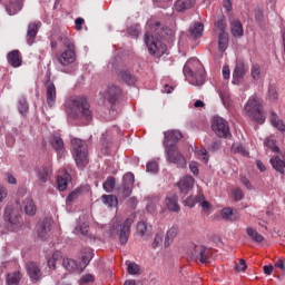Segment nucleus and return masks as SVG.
Masks as SVG:
<instances>
[{"label": "nucleus", "instance_id": "f257e3e1", "mask_svg": "<svg viewBox=\"0 0 285 285\" xmlns=\"http://www.w3.org/2000/svg\"><path fill=\"white\" fill-rule=\"evenodd\" d=\"M147 28H149L150 31L145 33V46L147 47L149 55L161 57V55L166 52V46L159 41V38H155L153 33L156 35V37H160V39H166L168 35H173V30L157 20H149L147 22Z\"/></svg>", "mask_w": 285, "mask_h": 285}, {"label": "nucleus", "instance_id": "f03ea898", "mask_svg": "<svg viewBox=\"0 0 285 285\" xmlns=\"http://www.w3.org/2000/svg\"><path fill=\"white\" fill-rule=\"evenodd\" d=\"M66 114L69 119H86L92 121V110L88 99L81 96H73L65 102Z\"/></svg>", "mask_w": 285, "mask_h": 285}, {"label": "nucleus", "instance_id": "7ed1b4c3", "mask_svg": "<svg viewBox=\"0 0 285 285\" xmlns=\"http://www.w3.org/2000/svg\"><path fill=\"white\" fill-rule=\"evenodd\" d=\"M183 75L191 86H204L206 82L204 65L197 58H191L185 63Z\"/></svg>", "mask_w": 285, "mask_h": 285}, {"label": "nucleus", "instance_id": "20e7f679", "mask_svg": "<svg viewBox=\"0 0 285 285\" xmlns=\"http://www.w3.org/2000/svg\"><path fill=\"white\" fill-rule=\"evenodd\" d=\"M63 50L58 55L57 61L60 66V72H66L70 75L73 72L72 66L77 61V52L75 51V42L68 38H62Z\"/></svg>", "mask_w": 285, "mask_h": 285}, {"label": "nucleus", "instance_id": "39448f33", "mask_svg": "<svg viewBox=\"0 0 285 285\" xmlns=\"http://www.w3.org/2000/svg\"><path fill=\"white\" fill-rule=\"evenodd\" d=\"M134 223L135 220H132V218H127L124 223H120L118 218H114L108 229L109 237L112 239L119 237V242L122 246L128 244L130 226H132Z\"/></svg>", "mask_w": 285, "mask_h": 285}, {"label": "nucleus", "instance_id": "423d86ee", "mask_svg": "<svg viewBox=\"0 0 285 285\" xmlns=\"http://www.w3.org/2000/svg\"><path fill=\"white\" fill-rule=\"evenodd\" d=\"M71 153L78 168L88 166V145L79 138L71 139Z\"/></svg>", "mask_w": 285, "mask_h": 285}, {"label": "nucleus", "instance_id": "0eeeda50", "mask_svg": "<svg viewBox=\"0 0 285 285\" xmlns=\"http://www.w3.org/2000/svg\"><path fill=\"white\" fill-rule=\"evenodd\" d=\"M245 112L250 119L257 121V124H264L266 121V116L264 115V107L262 101L257 96H252L245 104Z\"/></svg>", "mask_w": 285, "mask_h": 285}, {"label": "nucleus", "instance_id": "6e6552de", "mask_svg": "<svg viewBox=\"0 0 285 285\" xmlns=\"http://www.w3.org/2000/svg\"><path fill=\"white\" fill-rule=\"evenodd\" d=\"M4 222H7V228H9L12 233H18V230L23 228L21 215H19L17 209H12L11 206H7L4 209Z\"/></svg>", "mask_w": 285, "mask_h": 285}, {"label": "nucleus", "instance_id": "1a4fd4ad", "mask_svg": "<svg viewBox=\"0 0 285 285\" xmlns=\"http://www.w3.org/2000/svg\"><path fill=\"white\" fill-rule=\"evenodd\" d=\"M165 156L169 164H175L177 168H185L186 167V158L179 151L177 146L165 147Z\"/></svg>", "mask_w": 285, "mask_h": 285}, {"label": "nucleus", "instance_id": "9d476101", "mask_svg": "<svg viewBox=\"0 0 285 285\" xmlns=\"http://www.w3.org/2000/svg\"><path fill=\"white\" fill-rule=\"evenodd\" d=\"M212 128L217 137L224 138L230 136V128L228 127V121L219 116L214 117Z\"/></svg>", "mask_w": 285, "mask_h": 285}, {"label": "nucleus", "instance_id": "9b49d317", "mask_svg": "<svg viewBox=\"0 0 285 285\" xmlns=\"http://www.w3.org/2000/svg\"><path fill=\"white\" fill-rule=\"evenodd\" d=\"M135 188V175L132 173H127L122 176V184L118 187V193L122 197H130L132 195V189Z\"/></svg>", "mask_w": 285, "mask_h": 285}, {"label": "nucleus", "instance_id": "f8f14e48", "mask_svg": "<svg viewBox=\"0 0 285 285\" xmlns=\"http://www.w3.org/2000/svg\"><path fill=\"white\" fill-rule=\"evenodd\" d=\"M164 135H165V139L163 142L164 148H170L171 146H177V142L179 141V139L184 137L181 131L175 130V129L165 131Z\"/></svg>", "mask_w": 285, "mask_h": 285}, {"label": "nucleus", "instance_id": "ddd939ff", "mask_svg": "<svg viewBox=\"0 0 285 285\" xmlns=\"http://www.w3.org/2000/svg\"><path fill=\"white\" fill-rule=\"evenodd\" d=\"M246 72H248V66H246V63H244V61L242 60L237 61L233 72V80H232L234 86H239Z\"/></svg>", "mask_w": 285, "mask_h": 285}, {"label": "nucleus", "instance_id": "4468645a", "mask_svg": "<svg viewBox=\"0 0 285 285\" xmlns=\"http://www.w3.org/2000/svg\"><path fill=\"white\" fill-rule=\"evenodd\" d=\"M46 88V99L49 108H55V105L57 104V87L55 86V82L48 80L45 83Z\"/></svg>", "mask_w": 285, "mask_h": 285}, {"label": "nucleus", "instance_id": "2eb2a0df", "mask_svg": "<svg viewBox=\"0 0 285 285\" xmlns=\"http://www.w3.org/2000/svg\"><path fill=\"white\" fill-rule=\"evenodd\" d=\"M269 161L276 173L285 175V154L278 153L277 155L273 156Z\"/></svg>", "mask_w": 285, "mask_h": 285}, {"label": "nucleus", "instance_id": "dca6fc26", "mask_svg": "<svg viewBox=\"0 0 285 285\" xmlns=\"http://www.w3.org/2000/svg\"><path fill=\"white\" fill-rule=\"evenodd\" d=\"M102 97L107 99L110 104H115L117 99H119V95H121V88L111 85L107 88L106 91L101 92Z\"/></svg>", "mask_w": 285, "mask_h": 285}, {"label": "nucleus", "instance_id": "f3484780", "mask_svg": "<svg viewBox=\"0 0 285 285\" xmlns=\"http://www.w3.org/2000/svg\"><path fill=\"white\" fill-rule=\"evenodd\" d=\"M41 28V22H31L27 29V43L28 46H32L35 43V39H37V35L39 33V29Z\"/></svg>", "mask_w": 285, "mask_h": 285}, {"label": "nucleus", "instance_id": "a211bd4d", "mask_svg": "<svg viewBox=\"0 0 285 285\" xmlns=\"http://www.w3.org/2000/svg\"><path fill=\"white\" fill-rule=\"evenodd\" d=\"M50 175H52V168L50 165H42L36 168V177L40 184H46L48 179H50Z\"/></svg>", "mask_w": 285, "mask_h": 285}, {"label": "nucleus", "instance_id": "6ab92c4d", "mask_svg": "<svg viewBox=\"0 0 285 285\" xmlns=\"http://www.w3.org/2000/svg\"><path fill=\"white\" fill-rule=\"evenodd\" d=\"M27 273L32 282H39L41 277H43V274L41 273V269L39 268V265L35 262H30L26 266Z\"/></svg>", "mask_w": 285, "mask_h": 285}, {"label": "nucleus", "instance_id": "aec40b11", "mask_svg": "<svg viewBox=\"0 0 285 285\" xmlns=\"http://www.w3.org/2000/svg\"><path fill=\"white\" fill-rule=\"evenodd\" d=\"M195 186V178L191 176L183 177L178 183V188L183 195H188Z\"/></svg>", "mask_w": 285, "mask_h": 285}, {"label": "nucleus", "instance_id": "412c9836", "mask_svg": "<svg viewBox=\"0 0 285 285\" xmlns=\"http://www.w3.org/2000/svg\"><path fill=\"white\" fill-rule=\"evenodd\" d=\"M4 8L9 17H13V14H18L23 9V0H9Z\"/></svg>", "mask_w": 285, "mask_h": 285}, {"label": "nucleus", "instance_id": "4be33fe9", "mask_svg": "<svg viewBox=\"0 0 285 285\" xmlns=\"http://www.w3.org/2000/svg\"><path fill=\"white\" fill-rule=\"evenodd\" d=\"M94 257H95V252L92 250V248H89V247L82 248L79 254V259L81 261L80 266H82V268H86V266H88V264L92 262Z\"/></svg>", "mask_w": 285, "mask_h": 285}, {"label": "nucleus", "instance_id": "5701e85b", "mask_svg": "<svg viewBox=\"0 0 285 285\" xmlns=\"http://www.w3.org/2000/svg\"><path fill=\"white\" fill-rule=\"evenodd\" d=\"M81 188H76L73 191H71L67 198H66V210L68 213H72V206H75V202L81 197Z\"/></svg>", "mask_w": 285, "mask_h": 285}, {"label": "nucleus", "instance_id": "b1692460", "mask_svg": "<svg viewBox=\"0 0 285 285\" xmlns=\"http://www.w3.org/2000/svg\"><path fill=\"white\" fill-rule=\"evenodd\" d=\"M165 203L168 210H171V213H179L180 208H179L178 197L176 194H169L166 197Z\"/></svg>", "mask_w": 285, "mask_h": 285}, {"label": "nucleus", "instance_id": "393cba45", "mask_svg": "<svg viewBox=\"0 0 285 285\" xmlns=\"http://www.w3.org/2000/svg\"><path fill=\"white\" fill-rule=\"evenodd\" d=\"M7 61L12 68H19L22 63L21 53L19 50L10 51L7 56Z\"/></svg>", "mask_w": 285, "mask_h": 285}, {"label": "nucleus", "instance_id": "a878e982", "mask_svg": "<svg viewBox=\"0 0 285 285\" xmlns=\"http://www.w3.org/2000/svg\"><path fill=\"white\" fill-rule=\"evenodd\" d=\"M22 208L29 217H35V215H37V205L32 198H26L22 203Z\"/></svg>", "mask_w": 285, "mask_h": 285}, {"label": "nucleus", "instance_id": "bb28decb", "mask_svg": "<svg viewBox=\"0 0 285 285\" xmlns=\"http://www.w3.org/2000/svg\"><path fill=\"white\" fill-rule=\"evenodd\" d=\"M204 35V23L202 22H194L189 27V37L191 39H199Z\"/></svg>", "mask_w": 285, "mask_h": 285}, {"label": "nucleus", "instance_id": "cd10ccee", "mask_svg": "<svg viewBox=\"0 0 285 285\" xmlns=\"http://www.w3.org/2000/svg\"><path fill=\"white\" fill-rule=\"evenodd\" d=\"M220 216L226 219V222H237V219H239V213L230 207L223 208Z\"/></svg>", "mask_w": 285, "mask_h": 285}, {"label": "nucleus", "instance_id": "c85d7f7f", "mask_svg": "<svg viewBox=\"0 0 285 285\" xmlns=\"http://www.w3.org/2000/svg\"><path fill=\"white\" fill-rule=\"evenodd\" d=\"M210 256V250L206 247H196L195 257L200 262V264H208V257Z\"/></svg>", "mask_w": 285, "mask_h": 285}, {"label": "nucleus", "instance_id": "c756f323", "mask_svg": "<svg viewBox=\"0 0 285 285\" xmlns=\"http://www.w3.org/2000/svg\"><path fill=\"white\" fill-rule=\"evenodd\" d=\"M195 3L196 0H177L174 8L177 12H184V10H190Z\"/></svg>", "mask_w": 285, "mask_h": 285}, {"label": "nucleus", "instance_id": "7c9ffc66", "mask_svg": "<svg viewBox=\"0 0 285 285\" xmlns=\"http://www.w3.org/2000/svg\"><path fill=\"white\" fill-rule=\"evenodd\" d=\"M52 224L49 219H45L42 223L38 225V237L40 239H46V235H48L49 230L51 229Z\"/></svg>", "mask_w": 285, "mask_h": 285}, {"label": "nucleus", "instance_id": "2f4dec72", "mask_svg": "<svg viewBox=\"0 0 285 285\" xmlns=\"http://www.w3.org/2000/svg\"><path fill=\"white\" fill-rule=\"evenodd\" d=\"M230 30L233 37H244V24L239 20H233L230 22Z\"/></svg>", "mask_w": 285, "mask_h": 285}, {"label": "nucleus", "instance_id": "473e14b6", "mask_svg": "<svg viewBox=\"0 0 285 285\" xmlns=\"http://www.w3.org/2000/svg\"><path fill=\"white\" fill-rule=\"evenodd\" d=\"M119 77L127 86H135L137 83V78L128 70H121Z\"/></svg>", "mask_w": 285, "mask_h": 285}, {"label": "nucleus", "instance_id": "72a5a7b5", "mask_svg": "<svg viewBox=\"0 0 285 285\" xmlns=\"http://www.w3.org/2000/svg\"><path fill=\"white\" fill-rule=\"evenodd\" d=\"M204 199H205L204 194H198L197 196H188L185 199L184 204L188 208H195V205L204 202Z\"/></svg>", "mask_w": 285, "mask_h": 285}, {"label": "nucleus", "instance_id": "f704fd0d", "mask_svg": "<svg viewBox=\"0 0 285 285\" xmlns=\"http://www.w3.org/2000/svg\"><path fill=\"white\" fill-rule=\"evenodd\" d=\"M101 202L105 206H107V208H115L119 204L117 196L114 195H102Z\"/></svg>", "mask_w": 285, "mask_h": 285}, {"label": "nucleus", "instance_id": "c9c22d12", "mask_svg": "<svg viewBox=\"0 0 285 285\" xmlns=\"http://www.w3.org/2000/svg\"><path fill=\"white\" fill-rule=\"evenodd\" d=\"M271 124L272 126H274V128H277V130H279L281 132H284L285 130V125L284 121L282 119H279V116H277V114H275V111L271 112Z\"/></svg>", "mask_w": 285, "mask_h": 285}, {"label": "nucleus", "instance_id": "e433bc0d", "mask_svg": "<svg viewBox=\"0 0 285 285\" xmlns=\"http://www.w3.org/2000/svg\"><path fill=\"white\" fill-rule=\"evenodd\" d=\"M30 110V106L28 105V99L26 97H20L18 99V111L22 117H26Z\"/></svg>", "mask_w": 285, "mask_h": 285}, {"label": "nucleus", "instance_id": "4c0bfd02", "mask_svg": "<svg viewBox=\"0 0 285 285\" xmlns=\"http://www.w3.org/2000/svg\"><path fill=\"white\" fill-rule=\"evenodd\" d=\"M62 266L69 273H75L76 271H79V265L77 264V261H75L72 258H63Z\"/></svg>", "mask_w": 285, "mask_h": 285}, {"label": "nucleus", "instance_id": "58836bf2", "mask_svg": "<svg viewBox=\"0 0 285 285\" xmlns=\"http://www.w3.org/2000/svg\"><path fill=\"white\" fill-rule=\"evenodd\" d=\"M177 233H179V229H177L176 226H173L170 229L167 230L166 238H165L166 248H168V246L173 244V239L177 237Z\"/></svg>", "mask_w": 285, "mask_h": 285}, {"label": "nucleus", "instance_id": "ea45409f", "mask_svg": "<svg viewBox=\"0 0 285 285\" xmlns=\"http://www.w3.org/2000/svg\"><path fill=\"white\" fill-rule=\"evenodd\" d=\"M246 233H247L248 237H250V239H253V242H256V244H262V242H264V236H262V234H258L257 229H255L253 227H247Z\"/></svg>", "mask_w": 285, "mask_h": 285}, {"label": "nucleus", "instance_id": "a19ab883", "mask_svg": "<svg viewBox=\"0 0 285 285\" xmlns=\"http://www.w3.org/2000/svg\"><path fill=\"white\" fill-rule=\"evenodd\" d=\"M51 146L58 151V157H61V150H63V139L59 136H53L51 139Z\"/></svg>", "mask_w": 285, "mask_h": 285}, {"label": "nucleus", "instance_id": "79ce46f5", "mask_svg": "<svg viewBox=\"0 0 285 285\" xmlns=\"http://www.w3.org/2000/svg\"><path fill=\"white\" fill-rule=\"evenodd\" d=\"M218 48L222 52L228 49V33H218Z\"/></svg>", "mask_w": 285, "mask_h": 285}, {"label": "nucleus", "instance_id": "37998d69", "mask_svg": "<svg viewBox=\"0 0 285 285\" xmlns=\"http://www.w3.org/2000/svg\"><path fill=\"white\" fill-rule=\"evenodd\" d=\"M61 252L56 250L52 256L48 259V267L51 271H55L57 268V262H61Z\"/></svg>", "mask_w": 285, "mask_h": 285}, {"label": "nucleus", "instance_id": "c03bdc74", "mask_svg": "<svg viewBox=\"0 0 285 285\" xmlns=\"http://www.w3.org/2000/svg\"><path fill=\"white\" fill-rule=\"evenodd\" d=\"M137 233H139L140 237L148 239V236L150 235V229L148 228V225H146V222H139L137 224Z\"/></svg>", "mask_w": 285, "mask_h": 285}, {"label": "nucleus", "instance_id": "a18cd8bd", "mask_svg": "<svg viewBox=\"0 0 285 285\" xmlns=\"http://www.w3.org/2000/svg\"><path fill=\"white\" fill-rule=\"evenodd\" d=\"M21 282V272H13L7 275V285H19Z\"/></svg>", "mask_w": 285, "mask_h": 285}, {"label": "nucleus", "instance_id": "49530a36", "mask_svg": "<svg viewBox=\"0 0 285 285\" xmlns=\"http://www.w3.org/2000/svg\"><path fill=\"white\" fill-rule=\"evenodd\" d=\"M232 153H234V155H243V157L248 156V151L246 150V148H244V145L239 142H234L232 145Z\"/></svg>", "mask_w": 285, "mask_h": 285}, {"label": "nucleus", "instance_id": "de8ad7c7", "mask_svg": "<svg viewBox=\"0 0 285 285\" xmlns=\"http://www.w3.org/2000/svg\"><path fill=\"white\" fill-rule=\"evenodd\" d=\"M88 230H89L88 224L78 223V225L73 229V233H75V235H82V237H86V235H88Z\"/></svg>", "mask_w": 285, "mask_h": 285}, {"label": "nucleus", "instance_id": "09e8293b", "mask_svg": "<svg viewBox=\"0 0 285 285\" xmlns=\"http://www.w3.org/2000/svg\"><path fill=\"white\" fill-rule=\"evenodd\" d=\"M250 77L254 81H259L262 79V68L259 65H253L250 69Z\"/></svg>", "mask_w": 285, "mask_h": 285}, {"label": "nucleus", "instance_id": "8fccbe9b", "mask_svg": "<svg viewBox=\"0 0 285 285\" xmlns=\"http://www.w3.org/2000/svg\"><path fill=\"white\" fill-rule=\"evenodd\" d=\"M159 202V198L157 197H148L147 198V205L146 208L148 210V213H155V210L157 209V203Z\"/></svg>", "mask_w": 285, "mask_h": 285}, {"label": "nucleus", "instance_id": "3c124183", "mask_svg": "<svg viewBox=\"0 0 285 285\" xmlns=\"http://www.w3.org/2000/svg\"><path fill=\"white\" fill-rule=\"evenodd\" d=\"M218 35H226V17H220L216 22Z\"/></svg>", "mask_w": 285, "mask_h": 285}, {"label": "nucleus", "instance_id": "603ef678", "mask_svg": "<svg viewBox=\"0 0 285 285\" xmlns=\"http://www.w3.org/2000/svg\"><path fill=\"white\" fill-rule=\"evenodd\" d=\"M95 282V275L92 274H85L78 281L79 285H90Z\"/></svg>", "mask_w": 285, "mask_h": 285}, {"label": "nucleus", "instance_id": "864d4df0", "mask_svg": "<svg viewBox=\"0 0 285 285\" xmlns=\"http://www.w3.org/2000/svg\"><path fill=\"white\" fill-rule=\"evenodd\" d=\"M141 32V27L138 24H134L128 28V35L131 37V39H137Z\"/></svg>", "mask_w": 285, "mask_h": 285}, {"label": "nucleus", "instance_id": "5fc2aeb1", "mask_svg": "<svg viewBox=\"0 0 285 285\" xmlns=\"http://www.w3.org/2000/svg\"><path fill=\"white\" fill-rule=\"evenodd\" d=\"M104 190L106 193H112L115 190V178L109 177L102 185Z\"/></svg>", "mask_w": 285, "mask_h": 285}, {"label": "nucleus", "instance_id": "6e6d98bb", "mask_svg": "<svg viewBox=\"0 0 285 285\" xmlns=\"http://www.w3.org/2000/svg\"><path fill=\"white\" fill-rule=\"evenodd\" d=\"M57 186H58V190H60V193H63L65 190L68 189V181L62 176H58Z\"/></svg>", "mask_w": 285, "mask_h": 285}, {"label": "nucleus", "instance_id": "4d7b16f0", "mask_svg": "<svg viewBox=\"0 0 285 285\" xmlns=\"http://www.w3.org/2000/svg\"><path fill=\"white\" fill-rule=\"evenodd\" d=\"M265 146L272 150V153H279V147L275 144L274 139L267 138L265 139Z\"/></svg>", "mask_w": 285, "mask_h": 285}, {"label": "nucleus", "instance_id": "13d9d810", "mask_svg": "<svg viewBox=\"0 0 285 285\" xmlns=\"http://www.w3.org/2000/svg\"><path fill=\"white\" fill-rule=\"evenodd\" d=\"M161 242H164V233H158L151 244L153 248H159V246H161Z\"/></svg>", "mask_w": 285, "mask_h": 285}, {"label": "nucleus", "instance_id": "bf43d9fd", "mask_svg": "<svg viewBox=\"0 0 285 285\" xmlns=\"http://www.w3.org/2000/svg\"><path fill=\"white\" fill-rule=\"evenodd\" d=\"M234 268L237 273H244L248 268V265L245 259H240L238 264H235Z\"/></svg>", "mask_w": 285, "mask_h": 285}, {"label": "nucleus", "instance_id": "052dcab7", "mask_svg": "<svg viewBox=\"0 0 285 285\" xmlns=\"http://www.w3.org/2000/svg\"><path fill=\"white\" fill-rule=\"evenodd\" d=\"M196 155L199 159H202L205 164H208V159H209V156H208V150L206 149H200V150H197L196 151Z\"/></svg>", "mask_w": 285, "mask_h": 285}, {"label": "nucleus", "instance_id": "680f3d73", "mask_svg": "<svg viewBox=\"0 0 285 285\" xmlns=\"http://www.w3.org/2000/svg\"><path fill=\"white\" fill-rule=\"evenodd\" d=\"M159 171V165L156 161L147 163V173H153L154 175Z\"/></svg>", "mask_w": 285, "mask_h": 285}, {"label": "nucleus", "instance_id": "e2e57ef3", "mask_svg": "<svg viewBox=\"0 0 285 285\" xmlns=\"http://www.w3.org/2000/svg\"><path fill=\"white\" fill-rule=\"evenodd\" d=\"M232 195H233L235 202H242L244 199V191L239 188H235L232 191Z\"/></svg>", "mask_w": 285, "mask_h": 285}, {"label": "nucleus", "instance_id": "0e129e2a", "mask_svg": "<svg viewBox=\"0 0 285 285\" xmlns=\"http://www.w3.org/2000/svg\"><path fill=\"white\" fill-rule=\"evenodd\" d=\"M127 271H128L129 275H137V273H139V265H137L135 263H129L127 265Z\"/></svg>", "mask_w": 285, "mask_h": 285}, {"label": "nucleus", "instance_id": "69168bd1", "mask_svg": "<svg viewBox=\"0 0 285 285\" xmlns=\"http://www.w3.org/2000/svg\"><path fill=\"white\" fill-rule=\"evenodd\" d=\"M277 90L275 89V87L273 86H269L268 87V98H269V101H277Z\"/></svg>", "mask_w": 285, "mask_h": 285}, {"label": "nucleus", "instance_id": "338daca9", "mask_svg": "<svg viewBox=\"0 0 285 285\" xmlns=\"http://www.w3.org/2000/svg\"><path fill=\"white\" fill-rule=\"evenodd\" d=\"M189 170L197 177L199 175V165L195 161L189 163Z\"/></svg>", "mask_w": 285, "mask_h": 285}, {"label": "nucleus", "instance_id": "774afa93", "mask_svg": "<svg viewBox=\"0 0 285 285\" xmlns=\"http://www.w3.org/2000/svg\"><path fill=\"white\" fill-rule=\"evenodd\" d=\"M155 3H158L159 8H168L173 0H154Z\"/></svg>", "mask_w": 285, "mask_h": 285}]
</instances>
